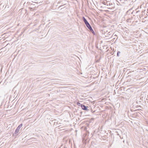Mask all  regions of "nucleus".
<instances>
[{
	"instance_id": "5",
	"label": "nucleus",
	"mask_w": 148,
	"mask_h": 148,
	"mask_svg": "<svg viewBox=\"0 0 148 148\" xmlns=\"http://www.w3.org/2000/svg\"><path fill=\"white\" fill-rule=\"evenodd\" d=\"M85 24L86 25V26L87 27L90 25L88 22L86 24Z\"/></svg>"
},
{
	"instance_id": "6",
	"label": "nucleus",
	"mask_w": 148,
	"mask_h": 148,
	"mask_svg": "<svg viewBox=\"0 0 148 148\" xmlns=\"http://www.w3.org/2000/svg\"><path fill=\"white\" fill-rule=\"evenodd\" d=\"M121 52L120 51H118L117 53V56H119V54Z\"/></svg>"
},
{
	"instance_id": "1",
	"label": "nucleus",
	"mask_w": 148,
	"mask_h": 148,
	"mask_svg": "<svg viewBox=\"0 0 148 148\" xmlns=\"http://www.w3.org/2000/svg\"><path fill=\"white\" fill-rule=\"evenodd\" d=\"M22 124H21L18 126V127H17V128L16 130L15 131V134H16L18 132L19 130L22 127Z\"/></svg>"
},
{
	"instance_id": "3",
	"label": "nucleus",
	"mask_w": 148,
	"mask_h": 148,
	"mask_svg": "<svg viewBox=\"0 0 148 148\" xmlns=\"http://www.w3.org/2000/svg\"><path fill=\"white\" fill-rule=\"evenodd\" d=\"M88 29L90 30V31L94 34H95V33L94 31H93V29H92L91 27V26L90 25L89 26V27H87Z\"/></svg>"
},
{
	"instance_id": "2",
	"label": "nucleus",
	"mask_w": 148,
	"mask_h": 148,
	"mask_svg": "<svg viewBox=\"0 0 148 148\" xmlns=\"http://www.w3.org/2000/svg\"><path fill=\"white\" fill-rule=\"evenodd\" d=\"M81 107L84 110H86L87 111H88V109L87 108V107H86V106H85L84 105H81Z\"/></svg>"
},
{
	"instance_id": "7",
	"label": "nucleus",
	"mask_w": 148,
	"mask_h": 148,
	"mask_svg": "<svg viewBox=\"0 0 148 148\" xmlns=\"http://www.w3.org/2000/svg\"><path fill=\"white\" fill-rule=\"evenodd\" d=\"M127 0H121V1H126Z\"/></svg>"
},
{
	"instance_id": "4",
	"label": "nucleus",
	"mask_w": 148,
	"mask_h": 148,
	"mask_svg": "<svg viewBox=\"0 0 148 148\" xmlns=\"http://www.w3.org/2000/svg\"><path fill=\"white\" fill-rule=\"evenodd\" d=\"M83 19L85 24L88 22L84 17H83Z\"/></svg>"
}]
</instances>
